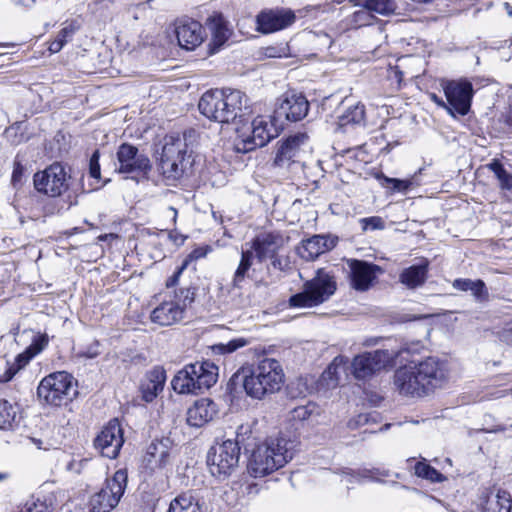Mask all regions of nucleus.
<instances>
[{
  "label": "nucleus",
  "instance_id": "obj_6",
  "mask_svg": "<svg viewBox=\"0 0 512 512\" xmlns=\"http://www.w3.org/2000/svg\"><path fill=\"white\" fill-rule=\"evenodd\" d=\"M334 275L324 269H318L316 275L304 283L303 290L289 298L294 308H312L326 302L336 291Z\"/></svg>",
  "mask_w": 512,
  "mask_h": 512
},
{
  "label": "nucleus",
  "instance_id": "obj_59",
  "mask_svg": "<svg viewBox=\"0 0 512 512\" xmlns=\"http://www.w3.org/2000/svg\"><path fill=\"white\" fill-rule=\"evenodd\" d=\"M248 489H249L248 493H253V492L256 493L257 492L256 486H254V485H249Z\"/></svg>",
  "mask_w": 512,
  "mask_h": 512
},
{
  "label": "nucleus",
  "instance_id": "obj_35",
  "mask_svg": "<svg viewBox=\"0 0 512 512\" xmlns=\"http://www.w3.org/2000/svg\"><path fill=\"white\" fill-rule=\"evenodd\" d=\"M348 360L344 356H337L321 375V383L326 382L328 387H336L339 383L340 371H345Z\"/></svg>",
  "mask_w": 512,
  "mask_h": 512
},
{
  "label": "nucleus",
  "instance_id": "obj_7",
  "mask_svg": "<svg viewBox=\"0 0 512 512\" xmlns=\"http://www.w3.org/2000/svg\"><path fill=\"white\" fill-rule=\"evenodd\" d=\"M276 119L268 116H257L250 125L237 128L236 150L246 153L265 146L278 136L279 128L275 123Z\"/></svg>",
  "mask_w": 512,
  "mask_h": 512
},
{
  "label": "nucleus",
  "instance_id": "obj_42",
  "mask_svg": "<svg viewBox=\"0 0 512 512\" xmlns=\"http://www.w3.org/2000/svg\"><path fill=\"white\" fill-rule=\"evenodd\" d=\"M488 168L497 177L501 189H512V175L503 167V165L499 161L494 160L488 165Z\"/></svg>",
  "mask_w": 512,
  "mask_h": 512
},
{
  "label": "nucleus",
  "instance_id": "obj_31",
  "mask_svg": "<svg viewBox=\"0 0 512 512\" xmlns=\"http://www.w3.org/2000/svg\"><path fill=\"white\" fill-rule=\"evenodd\" d=\"M427 277V265L419 264L412 265L406 269H404L400 276V282L408 288H416L421 286Z\"/></svg>",
  "mask_w": 512,
  "mask_h": 512
},
{
  "label": "nucleus",
  "instance_id": "obj_17",
  "mask_svg": "<svg viewBox=\"0 0 512 512\" xmlns=\"http://www.w3.org/2000/svg\"><path fill=\"white\" fill-rule=\"evenodd\" d=\"M124 444L123 430L117 419L109 421L94 439V447L102 456L115 459Z\"/></svg>",
  "mask_w": 512,
  "mask_h": 512
},
{
  "label": "nucleus",
  "instance_id": "obj_1",
  "mask_svg": "<svg viewBox=\"0 0 512 512\" xmlns=\"http://www.w3.org/2000/svg\"><path fill=\"white\" fill-rule=\"evenodd\" d=\"M448 377L446 363L437 357L429 356L398 368L393 376V385L402 396L421 398L443 387Z\"/></svg>",
  "mask_w": 512,
  "mask_h": 512
},
{
  "label": "nucleus",
  "instance_id": "obj_29",
  "mask_svg": "<svg viewBox=\"0 0 512 512\" xmlns=\"http://www.w3.org/2000/svg\"><path fill=\"white\" fill-rule=\"evenodd\" d=\"M482 512H511L512 498L508 491L502 488H493L482 502Z\"/></svg>",
  "mask_w": 512,
  "mask_h": 512
},
{
  "label": "nucleus",
  "instance_id": "obj_2",
  "mask_svg": "<svg viewBox=\"0 0 512 512\" xmlns=\"http://www.w3.org/2000/svg\"><path fill=\"white\" fill-rule=\"evenodd\" d=\"M295 444L285 437L269 438L252 452L248 473L254 478L265 477L284 467L294 456Z\"/></svg>",
  "mask_w": 512,
  "mask_h": 512
},
{
  "label": "nucleus",
  "instance_id": "obj_14",
  "mask_svg": "<svg viewBox=\"0 0 512 512\" xmlns=\"http://www.w3.org/2000/svg\"><path fill=\"white\" fill-rule=\"evenodd\" d=\"M194 301L191 289H180L172 299L162 302L151 313V321L161 326L173 325L184 318L187 308Z\"/></svg>",
  "mask_w": 512,
  "mask_h": 512
},
{
  "label": "nucleus",
  "instance_id": "obj_47",
  "mask_svg": "<svg viewBox=\"0 0 512 512\" xmlns=\"http://www.w3.org/2000/svg\"><path fill=\"white\" fill-rule=\"evenodd\" d=\"M210 251L211 247L208 245L195 248L183 261L182 266L178 269L175 275V278L178 277L184 269H186L189 262L204 258Z\"/></svg>",
  "mask_w": 512,
  "mask_h": 512
},
{
  "label": "nucleus",
  "instance_id": "obj_9",
  "mask_svg": "<svg viewBox=\"0 0 512 512\" xmlns=\"http://www.w3.org/2000/svg\"><path fill=\"white\" fill-rule=\"evenodd\" d=\"M76 393V381L65 371L51 373L44 377L37 388L38 398L52 406L66 404Z\"/></svg>",
  "mask_w": 512,
  "mask_h": 512
},
{
  "label": "nucleus",
  "instance_id": "obj_40",
  "mask_svg": "<svg viewBox=\"0 0 512 512\" xmlns=\"http://www.w3.org/2000/svg\"><path fill=\"white\" fill-rule=\"evenodd\" d=\"M388 476L387 471H380L379 469H373V470H362V471H352L347 470L343 472L341 481L345 484L349 485L353 482H360L362 479H371V480H377L379 477Z\"/></svg>",
  "mask_w": 512,
  "mask_h": 512
},
{
  "label": "nucleus",
  "instance_id": "obj_8",
  "mask_svg": "<svg viewBox=\"0 0 512 512\" xmlns=\"http://www.w3.org/2000/svg\"><path fill=\"white\" fill-rule=\"evenodd\" d=\"M190 133H173L164 137L159 167L168 180H177L184 173V161L188 153L187 139Z\"/></svg>",
  "mask_w": 512,
  "mask_h": 512
},
{
  "label": "nucleus",
  "instance_id": "obj_5",
  "mask_svg": "<svg viewBox=\"0 0 512 512\" xmlns=\"http://www.w3.org/2000/svg\"><path fill=\"white\" fill-rule=\"evenodd\" d=\"M218 378V367L210 361L186 365L172 379V387L179 394H198L211 388Z\"/></svg>",
  "mask_w": 512,
  "mask_h": 512
},
{
  "label": "nucleus",
  "instance_id": "obj_62",
  "mask_svg": "<svg viewBox=\"0 0 512 512\" xmlns=\"http://www.w3.org/2000/svg\"><path fill=\"white\" fill-rule=\"evenodd\" d=\"M2 478H3V476H2V475H0V479H2Z\"/></svg>",
  "mask_w": 512,
  "mask_h": 512
},
{
  "label": "nucleus",
  "instance_id": "obj_19",
  "mask_svg": "<svg viewBox=\"0 0 512 512\" xmlns=\"http://www.w3.org/2000/svg\"><path fill=\"white\" fill-rule=\"evenodd\" d=\"M295 20L296 15L291 9H264L256 16L257 31L262 34L274 33L291 26Z\"/></svg>",
  "mask_w": 512,
  "mask_h": 512
},
{
  "label": "nucleus",
  "instance_id": "obj_58",
  "mask_svg": "<svg viewBox=\"0 0 512 512\" xmlns=\"http://www.w3.org/2000/svg\"><path fill=\"white\" fill-rule=\"evenodd\" d=\"M274 48H268L267 49V55L270 57H276L277 55L274 53Z\"/></svg>",
  "mask_w": 512,
  "mask_h": 512
},
{
  "label": "nucleus",
  "instance_id": "obj_41",
  "mask_svg": "<svg viewBox=\"0 0 512 512\" xmlns=\"http://www.w3.org/2000/svg\"><path fill=\"white\" fill-rule=\"evenodd\" d=\"M415 474L418 477L426 479L430 482H443L445 477L437 471L434 467L430 466L425 461H420L415 465Z\"/></svg>",
  "mask_w": 512,
  "mask_h": 512
},
{
  "label": "nucleus",
  "instance_id": "obj_20",
  "mask_svg": "<svg viewBox=\"0 0 512 512\" xmlns=\"http://www.w3.org/2000/svg\"><path fill=\"white\" fill-rule=\"evenodd\" d=\"M175 454V445L169 437L153 440L146 449L143 463L150 471L164 469L171 463Z\"/></svg>",
  "mask_w": 512,
  "mask_h": 512
},
{
  "label": "nucleus",
  "instance_id": "obj_44",
  "mask_svg": "<svg viewBox=\"0 0 512 512\" xmlns=\"http://www.w3.org/2000/svg\"><path fill=\"white\" fill-rule=\"evenodd\" d=\"M15 416L14 407L7 400H0V429L9 427Z\"/></svg>",
  "mask_w": 512,
  "mask_h": 512
},
{
  "label": "nucleus",
  "instance_id": "obj_55",
  "mask_svg": "<svg viewBox=\"0 0 512 512\" xmlns=\"http://www.w3.org/2000/svg\"><path fill=\"white\" fill-rule=\"evenodd\" d=\"M117 238H118V235L109 233V234L100 235L98 237V240L99 241H108V240H113V239H117Z\"/></svg>",
  "mask_w": 512,
  "mask_h": 512
},
{
  "label": "nucleus",
  "instance_id": "obj_4",
  "mask_svg": "<svg viewBox=\"0 0 512 512\" xmlns=\"http://www.w3.org/2000/svg\"><path fill=\"white\" fill-rule=\"evenodd\" d=\"M247 106L246 95L239 90H211L200 98L198 108L202 115L218 123H229L241 116Z\"/></svg>",
  "mask_w": 512,
  "mask_h": 512
},
{
  "label": "nucleus",
  "instance_id": "obj_27",
  "mask_svg": "<svg viewBox=\"0 0 512 512\" xmlns=\"http://www.w3.org/2000/svg\"><path fill=\"white\" fill-rule=\"evenodd\" d=\"M166 379V371L161 366L148 371L140 385L143 400L152 402L163 391Z\"/></svg>",
  "mask_w": 512,
  "mask_h": 512
},
{
  "label": "nucleus",
  "instance_id": "obj_12",
  "mask_svg": "<svg viewBox=\"0 0 512 512\" xmlns=\"http://www.w3.org/2000/svg\"><path fill=\"white\" fill-rule=\"evenodd\" d=\"M239 457L238 441L227 439L210 448L207 455V464L213 476L225 478L237 468Z\"/></svg>",
  "mask_w": 512,
  "mask_h": 512
},
{
  "label": "nucleus",
  "instance_id": "obj_49",
  "mask_svg": "<svg viewBox=\"0 0 512 512\" xmlns=\"http://www.w3.org/2000/svg\"><path fill=\"white\" fill-rule=\"evenodd\" d=\"M360 223L363 231L382 230L385 227V222L381 217L378 216L362 218Z\"/></svg>",
  "mask_w": 512,
  "mask_h": 512
},
{
  "label": "nucleus",
  "instance_id": "obj_33",
  "mask_svg": "<svg viewBox=\"0 0 512 512\" xmlns=\"http://www.w3.org/2000/svg\"><path fill=\"white\" fill-rule=\"evenodd\" d=\"M354 6H364L374 14L389 16L395 13L397 4L395 0H348Z\"/></svg>",
  "mask_w": 512,
  "mask_h": 512
},
{
  "label": "nucleus",
  "instance_id": "obj_10",
  "mask_svg": "<svg viewBox=\"0 0 512 512\" xmlns=\"http://www.w3.org/2000/svg\"><path fill=\"white\" fill-rule=\"evenodd\" d=\"M311 152L309 135L306 132H296L277 143L273 165L280 170L292 171Z\"/></svg>",
  "mask_w": 512,
  "mask_h": 512
},
{
  "label": "nucleus",
  "instance_id": "obj_39",
  "mask_svg": "<svg viewBox=\"0 0 512 512\" xmlns=\"http://www.w3.org/2000/svg\"><path fill=\"white\" fill-rule=\"evenodd\" d=\"M77 29L78 27L74 23H66L54 40L49 43L48 50L50 53H58L72 39Z\"/></svg>",
  "mask_w": 512,
  "mask_h": 512
},
{
  "label": "nucleus",
  "instance_id": "obj_22",
  "mask_svg": "<svg viewBox=\"0 0 512 512\" xmlns=\"http://www.w3.org/2000/svg\"><path fill=\"white\" fill-rule=\"evenodd\" d=\"M351 286L357 291H367L382 274L383 269L373 263L352 259L348 261Z\"/></svg>",
  "mask_w": 512,
  "mask_h": 512
},
{
  "label": "nucleus",
  "instance_id": "obj_21",
  "mask_svg": "<svg viewBox=\"0 0 512 512\" xmlns=\"http://www.w3.org/2000/svg\"><path fill=\"white\" fill-rule=\"evenodd\" d=\"M309 110V102L300 93L287 92L283 94L276 103L274 118L284 117L289 121L303 119Z\"/></svg>",
  "mask_w": 512,
  "mask_h": 512
},
{
  "label": "nucleus",
  "instance_id": "obj_32",
  "mask_svg": "<svg viewBox=\"0 0 512 512\" xmlns=\"http://www.w3.org/2000/svg\"><path fill=\"white\" fill-rule=\"evenodd\" d=\"M452 286L460 291H470L477 301H485L488 299V290L486 289L485 283L478 280L471 279H455Z\"/></svg>",
  "mask_w": 512,
  "mask_h": 512
},
{
  "label": "nucleus",
  "instance_id": "obj_52",
  "mask_svg": "<svg viewBox=\"0 0 512 512\" xmlns=\"http://www.w3.org/2000/svg\"><path fill=\"white\" fill-rule=\"evenodd\" d=\"M31 441L36 446V448L39 450L48 451L54 447V445L52 443H50L48 441H44L43 439L32 438Z\"/></svg>",
  "mask_w": 512,
  "mask_h": 512
},
{
  "label": "nucleus",
  "instance_id": "obj_37",
  "mask_svg": "<svg viewBox=\"0 0 512 512\" xmlns=\"http://www.w3.org/2000/svg\"><path fill=\"white\" fill-rule=\"evenodd\" d=\"M357 7L359 9L347 17V25L354 29L372 25L376 19L375 14L364 6Z\"/></svg>",
  "mask_w": 512,
  "mask_h": 512
},
{
  "label": "nucleus",
  "instance_id": "obj_60",
  "mask_svg": "<svg viewBox=\"0 0 512 512\" xmlns=\"http://www.w3.org/2000/svg\"><path fill=\"white\" fill-rule=\"evenodd\" d=\"M505 5H506V7L509 9V10H508V14H509V16H512V10L510 9L509 4H508V3H506Z\"/></svg>",
  "mask_w": 512,
  "mask_h": 512
},
{
  "label": "nucleus",
  "instance_id": "obj_13",
  "mask_svg": "<svg viewBox=\"0 0 512 512\" xmlns=\"http://www.w3.org/2000/svg\"><path fill=\"white\" fill-rule=\"evenodd\" d=\"M128 473L126 469L117 470L107 479L102 489L90 499L92 512H110L119 503L127 487Z\"/></svg>",
  "mask_w": 512,
  "mask_h": 512
},
{
  "label": "nucleus",
  "instance_id": "obj_51",
  "mask_svg": "<svg viewBox=\"0 0 512 512\" xmlns=\"http://www.w3.org/2000/svg\"><path fill=\"white\" fill-rule=\"evenodd\" d=\"M99 346H100L99 342L94 341L90 345H88L84 350L80 351L78 353V356L88 358V359H93L100 354Z\"/></svg>",
  "mask_w": 512,
  "mask_h": 512
},
{
  "label": "nucleus",
  "instance_id": "obj_25",
  "mask_svg": "<svg viewBox=\"0 0 512 512\" xmlns=\"http://www.w3.org/2000/svg\"><path fill=\"white\" fill-rule=\"evenodd\" d=\"M216 414V404L208 398H202L188 408L186 421L189 426L200 428L213 420Z\"/></svg>",
  "mask_w": 512,
  "mask_h": 512
},
{
  "label": "nucleus",
  "instance_id": "obj_16",
  "mask_svg": "<svg viewBox=\"0 0 512 512\" xmlns=\"http://www.w3.org/2000/svg\"><path fill=\"white\" fill-rule=\"evenodd\" d=\"M442 86L451 114L454 110L460 115H466L470 110L474 93L471 82L460 79L446 81Z\"/></svg>",
  "mask_w": 512,
  "mask_h": 512
},
{
  "label": "nucleus",
  "instance_id": "obj_53",
  "mask_svg": "<svg viewBox=\"0 0 512 512\" xmlns=\"http://www.w3.org/2000/svg\"><path fill=\"white\" fill-rule=\"evenodd\" d=\"M22 175H23V166L19 162H15L13 173H12V182L14 184L20 182Z\"/></svg>",
  "mask_w": 512,
  "mask_h": 512
},
{
  "label": "nucleus",
  "instance_id": "obj_56",
  "mask_svg": "<svg viewBox=\"0 0 512 512\" xmlns=\"http://www.w3.org/2000/svg\"><path fill=\"white\" fill-rule=\"evenodd\" d=\"M379 342V338H368L363 342L364 346L371 347L377 345Z\"/></svg>",
  "mask_w": 512,
  "mask_h": 512
},
{
  "label": "nucleus",
  "instance_id": "obj_61",
  "mask_svg": "<svg viewBox=\"0 0 512 512\" xmlns=\"http://www.w3.org/2000/svg\"><path fill=\"white\" fill-rule=\"evenodd\" d=\"M11 377H12V375H9V376L6 378V380H10V379H11Z\"/></svg>",
  "mask_w": 512,
  "mask_h": 512
},
{
  "label": "nucleus",
  "instance_id": "obj_57",
  "mask_svg": "<svg viewBox=\"0 0 512 512\" xmlns=\"http://www.w3.org/2000/svg\"><path fill=\"white\" fill-rule=\"evenodd\" d=\"M168 212H170L172 214V220H173V223H176V219H177V210L174 208V207H169L168 208Z\"/></svg>",
  "mask_w": 512,
  "mask_h": 512
},
{
  "label": "nucleus",
  "instance_id": "obj_38",
  "mask_svg": "<svg viewBox=\"0 0 512 512\" xmlns=\"http://www.w3.org/2000/svg\"><path fill=\"white\" fill-rule=\"evenodd\" d=\"M365 121V107L361 103L349 107L340 117L339 126L360 125Z\"/></svg>",
  "mask_w": 512,
  "mask_h": 512
},
{
  "label": "nucleus",
  "instance_id": "obj_23",
  "mask_svg": "<svg viewBox=\"0 0 512 512\" xmlns=\"http://www.w3.org/2000/svg\"><path fill=\"white\" fill-rule=\"evenodd\" d=\"M287 238L279 232H263L252 241L251 249L257 259L262 262L268 258H274L278 251L285 245Z\"/></svg>",
  "mask_w": 512,
  "mask_h": 512
},
{
  "label": "nucleus",
  "instance_id": "obj_30",
  "mask_svg": "<svg viewBox=\"0 0 512 512\" xmlns=\"http://www.w3.org/2000/svg\"><path fill=\"white\" fill-rule=\"evenodd\" d=\"M206 26L211 32L212 52L219 50L231 36L227 22L221 14H214L206 21Z\"/></svg>",
  "mask_w": 512,
  "mask_h": 512
},
{
  "label": "nucleus",
  "instance_id": "obj_48",
  "mask_svg": "<svg viewBox=\"0 0 512 512\" xmlns=\"http://www.w3.org/2000/svg\"><path fill=\"white\" fill-rule=\"evenodd\" d=\"M316 410H317V407L313 403H309V404L303 405V406H298V407H295L291 411V418L293 420L304 421V420L309 419L311 417V415L316 412Z\"/></svg>",
  "mask_w": 512,
  "mask_h": 512
},
{
  "label": "nucleus",
  "instance_id": "obj_26",
  "mask_svg": "<svg viewBox=\"0 0 512 512\" xmlns=\"http://www.w3.org/2000/svg\"><path fill=\"white\" fill-rule=\"evenodd\" d=\"M63 491H50L27 500L18 512H53L64 500Z\"/></svg>",
  "mask_w": 512,
  "mask_h": 512
},
{
  "label": "nucleus",
  "instance_id": "obj_50",
  "mask_svg": "<svg viewBox=\"0 0 512 512\" xmlns=\"http://www.w3.org/2000/svg\"><path fill=\"white\" fill-rule=\"evenodd\" d=\"M99 151L95 150L89 160V175L96 181L100 180Z\"/></svg>",
  "mask_w": 512,
  "mask_h": 512
},
{
  "label": "nucleus",
  "instance_id": "obj_28",
  "mask_svg": "<svg viewBox=\"0 0 512 512\" xmlns=\"http://www.w3.org/2000/svg\"><path fill=\"white\" fill-rule=\"evenodd\" d=\"M336 238L324 235H315L305 241L299 249V254L306 260H314L321 254L333 249Z\"/></svg>",
  "mask_w": 512,
  "mask_h": 512
},
{
  "label": "nucleus",
  "instance_id": "obj_18",
  "mask_svg": "<svg viewBox=\"0 0 512 512\" xmlns=\"http://www.w3.org/2000/svg\"><path fill=\"white\" fill-rule=\"evenodd\" d=\"M116 157V171L119 173L140 174L147 173L151 169L149 158L145 154L140 153L138 148L131 144H121L117 150Z\"/></svg>",
  "mask_w": 512,
  "mask_h": 512
},
{
  "label": "nucleus",
  "instance_id": "obj_46",
  "mask_svg": "<svg viewBox=\"0 0 512 512\" xmlns=\"http://www.w3.org/2000/svg\"><path fill=\"white\" fill-rule=\"evenodd\" d=\"M378 179L381 180V184L384 187H389L391 185V189L393 192H406L413 184L412 180H401L397 178H390L384 175L378 176Z\"/></svg>",
  "mask_w": 512,
  "mask_h": 512
},
{
  "label": "nucleus",
  "instance_id": "obj_3",
  "mask_svg": "<svg viewBox=\"0 0 512 512\" xmlns=\"http://www.w3.org/2000/svg\"><path fill=\"white\" fill-rule=\"evenodd\" d=\"M243 387L246 394L255 399L280 391L285 374L280 362L273 358H264L250 368L243 369Z\"/></svg>",
  "mask_w": 512,
  "mask_h": 512
},
{
  "label": "nucleus",
  "instance_id": "obj_11",
  "mask_svg": "<svg viewBox=\"0 0 512 512\" xmlns=\"http://www.w3.org/2000/svg\"><path fill=\"white\" fill-rule=\"evenodd\" d=\"M405 351L406 348L379 349L359 354L351 362V372L358 380L367 379L382 369L393 366Z\"/></svg>",
  "mask_w": 512,
  "mask_h": 512
},
{
  "label": "nucleus",
  "instance_id": "obj_43",
  "mask_svg": "<svg viewBox=\"0 0 512 512\" xmlns=\"http://www.w3.org/2000/svg\"><path fill=\"white\" fill-rule=\"evenodd\" d=\"M47 344L48 337L46 335H39L35 337L30 347L24 354L19 355L18 359L21 360L22 358H25V362H28L32 357L42 351Z\"/></svg>",
  "mask_w": 512,
  "mask_h": 512
},
{
  "label": "nucleus",
  "instance_id": "obj_15",
  "mask_svg": "<svg viewBox=\"0 0 512 512\" xmlns=\"http://www.w3.org/2000/svg\"><path fill=\"white\" fill-rule=\"evenodd\" d=\"M70 176L60 163H53L34 174L33 183L37 192L48 197L61 196L69 188Z\"/></svg>",
  "mask_w": 512,
  "mask_h": 512
},
{
  "label": "nucleus",
  "instance_id": "obj_36",
  "mask_svg": "<svg viewBox=\"0 0 512 512\" xmlns=\"http://www.w3.org/2000/svg\"><path fill=\"white\" fill-rule=\"evenodd\" d=\"M254 253L252 250H243L241 252V259L232 277L231 286L233 288H241L247 276L249 269L253 264Z\"/></svg>",
  "mask_w": 512,
  "mask_h": 512
},
{
  "label": "nucleus",
  "instance_id": "obj_54",
  "mask_svg": "<svg viewBox=\"0 0 512 512\" xmlns=\"http://www.w3.org/2000/svg\"><path fill=\"white\" fill-rule=\"evenodd\" d=\"M431 99L439 106L445 108L451 114V108L448 103L444 102L441 98L433 94Z\"/></svg>",
  "mask_w": 512,
  "mask_h": 512
},
{
  "label": "nucleus",
  "instance_id": "obj_24",
  "mask_svg": "<svg viewBox=\"0 0 512 512\" xmlns=\"http://www.w3.org/2000/svg\"><path fill=\"white\" fill-rule=\"evenodd\" d=\"M175 33L179 45L187 50H193L204 39L202 25L194 20H181L176 23Z\"/></svg>",
  "mask_w": 512,
  "mask_h": 512
},
{
  "label": "nucleus",
  "instance_id": "obj_45",
  "mask_svg": "<svg viewBox=\"0 0 512 512\" xmlns=\"http://www.w3.org/2000/svg\"><path fill=\"white\" fill-rule=\"evenodd\" d=\"M249 341L245 338H236L230 340L228 343H220L213 346V351L218 354L232 353L239 348L245 347Z\"/></svg>",
  "mask_w": 512,
  "mask_h": 512
},
{
  "label": "nucleus",
  "instance_id": "obj_34",
  "mask_svg": "<svg viewBox=\"0 0 512 512\" xmlns=\"http://www.w3.org/2000/svg\"><path fill=\"white\" fill-rule=\"evenodd\" d=\"M168 512H203V508L191 493H183L171 501Z\"/></svg>",
  "mask_w": 512,
  "mask_h": 512
}]
</instances>
